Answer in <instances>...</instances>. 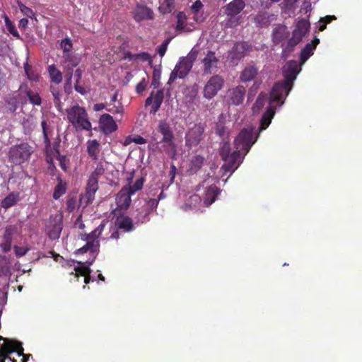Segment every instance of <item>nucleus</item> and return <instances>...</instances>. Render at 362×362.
<instances>
[{
  "instance_id": "f257e3e1",
  "label": "nucleus",
  "mask_w": 362,
  "mask_h": 362,
  "mask_svg": "<svg viewBox=\"0 0 362 362\" xmlns=\"http://www.w3.org/2000/svg\"><path fill=\"white\" fill-rule=\"evenodd\" d=\"M254 141H252V132L247 129H243L240 131L234 141L236 148L233 153H230V144L227 139L222 140L221 146L219 148V155L224 163L221 167L223 174L230 173L232 174L239 166L240 159V151H244L245 156L250 150Z\"/></svg>"
},
{
  "instance_id": "f03ea898",
  "label": "nucleus",
  "mask_w": 362,
  "mask_h": 362,
  "mask_svg": "<svg viewBox=\"0 0 362 362\" xmlns=\"http://www.w3.org/2000/svg\"><path fill=\"white\" fill-rule=\"evenodd\" d=\"M299 65L297 62L291 60L287 62L284 67V81L276 83L271 91L269 103H284V99L289 93L293 86V81L299 72Z\"/></svg>"
},
{
  "instance_id": "7ed1b4c3",
  "label": "nucleus",
  "mask_w": 362,
  "mask_h": 362,
  "mask_svg": "<svg viewBox=\"0 0 362 362\" xmlns=\"http://www.w3.org/2000/svg\"><path fill=\"white\" fill-rule=\"evenodd\" d=\"M198 50L193 48L186 57H181L170 73L168 84L171 85L177 78H185L193 67L198 55Z\"/></svg>"
},
{
  "instance_id": "20e7f679",
  "label": "nucleus",
  "mask_w": 362,
  "mask_h": 362,
  "mask_svg": "<svg viewBox=\"0 0 362 362\" xmlns=\"http://www.w3.org/2000/svg\"><path fill=\"white\" fill-rule=\"evenodd\" d=\"M67 119L76 131H90L92 128L88 113L84 107L74 105L66 110Z\"/></svg>"
},
{
  "instance_id": "39448f33",
  "label": "nucleus",
  "mask_w": 362,
  "mask_h": 362,
  "mask_svg": "<svg viewBox=\"0 0 362 362\" xmlns=\"http://www.w3.org/2000/svg\"><path fill=\"white\" fill-rule=\"evenodd\" d=\"M33 152V148L28 143H21L10 148L8 159L15 165H21L30 159Z\"/></svg>"
},
{
  "instance_id": "423d86ee",
  "label": "nucleus",
  "mask_w": 362,
  "mask_h": 362,
  "mask_svg": "<svg viewBox=\"0 0 362 362\" xmlns=\"http://www.w3.org/2000/svg\"><path fill=\"white\" fill-rule=\"evenodd\" d=\"M0 339L4 341V343L0 346V362H6V360H9L11 362H17L14 358H11L10 355L13 353H17L18 357H21L24 351L22 344L19 341H13L8 339L1 337Z\"/></svg>"
},
{
  "instance_id": "0eeeda50",
  "label": "nucleus",
  "mask_w": 362,
  "mask_h": 362,
  "mask_svg": "<svg viewBox=\"0 0 362 362\" xmlns=\"http://www.w3.org/2000/svg\"><path fill=\"white\" fill-rule=\"evenodd\" d=\"M204 127L202 123L195 124L185 134V145L189 148L198 146L202 140Z\"/></svg>"
},
{
  "instance_id": "6e6552de",
  "label": "nucleus",
  "mask_w": 362,
  "mask_h": 362,
  "mask_svg": "<svg viewBox=\"0 0 362 362\" xmlns=\"http://www.w3.org/2000/svg\"><path fill=\"white\" fill-rule=\"evenodd\" d=\"M158 131L163 135L160 141L167 144V146L170 150V154L173 156L175 155L176 146L173 141L174 135L170 124L165 121L160 120L158 123Z\"/></svg>"
},
{
  "instance_id": "1a4fd4ad",
  "label": "nucleus",
  "mask_w": 362,
  "mask_h": 362,
  "mask_svg": "<svg viewBox=\"0 0 362 362\" xmlns=\"http://www.w3.org/2000/svg\"><path fill=\"white\" fill-rule=\"evenodd\" d=\"M62 220V215H55L50 217L45 228L46 233L49 239L54 240L59 238L63 229Z\"/></svg>"
},
{
  "instance_id": "9d476101",
  "label": "nucleus",
  "mask_w": 362,
  "mask_h": 362,
  "mask_svg": "<svg viewBox=\"0 0 362 362\" xmlns=\"http://www.w3.org/2000/svg\"><path fill=\"white\" fill-rule=\"evenodd\" d=\"M224 81L218 75L213 76L206 82L204 88V97L207 99L213 98L222 88Z\"/></svg>"
},
{
  "instance_id": "9b49d317",
  "label": "nucleus",
  "mask_w": 362,
  "mask_h": 362,
  "mask_svg": "<svg viewBox=\"0 0 362 362\" xmlns=\"http://www.w3.org/2000/svg\"><path fill=\"white\" fill-rule=\"evenodd\" d=\"M98 189V182L88 179L85 194H81L79 199V206L86 207L95 199V192Z\"/></svg>"
},
{
  "instance_id": "f8f14e48",
  "label": "nucleus",
  "mask_w": 362,
  "mask_h": 362,
  "mask_svg": "<svg viewBox=\"0 0 362 362\" xmlns=\"http://www.w3.org/2000/svg\"><path fill=\"white\" fill-rule=\"evenodd\" d=\"M17 232L16 225H8L5 228L3 235L0 237V248L3 252L6 253L11 250L13 238Z\"/></svg>"
},
{
  "instance_id": "ddd939ff",
  "label": "nucleus",
  "mask_w": 362,
  "mask_h": 362,
  "mask_svg": "<svg viewBox=\"0 0 362 362\" xmlns=\"http://www.w3.org/2000/svg\"><path fill=\"white\" fill-rule=\"evenodd\" d=\"M164 98L163 89H160L154 94L152 91L145 100V106L151 105L150 114L155 115L160 109Z\"/></svg>"
},
{
  "instance_id": "4468645a",
  "label": "nucleus",
  "mask_w": 362,
  "mask_h": 362,
  "mask_svg": "<svg viewBox=\"0 0 362 362\" xmlns=\"http://www.w3.org/2000/svg\"><path fill=\"white\" fill-rule=\"evenodd\" d=\"M251 49V46L246 42H236L234 43L228 56L232 61H240Z\"/></svg>"
},
{
  "instance_id": "2eb2a0df",
  "label": "nucleus",
  "mask_w": 362,
  "mask_h": 362,
  "mask_svg": "<svg viewBox=\"0 0 362 362\" xmlns=\"http://www.w3.org/2000/svg\"><path fill=\"white\" fill-rule=\"evenodd\" d=\"M245 93V88L241 85L228 89L227 91L228 103L233 105H240L243 102Z\"/></svg>"
},
{
  "instance_id": "dca6fc26",
  "label": "nucleus",
  "mask_w": 362,
  "mask_h": 362,
  "mask_svg": "<svg viewBox=\"0 0 362 362\" xmlns=\"http://www.w3.org/2000/svg\"><path fill=\"white\" fill-rule=\"evenodd\" d=\"M100 130L105 135H108L117 129V124L113 117L105 113L102 115L98 121Z\"/></svg>"
},
{
  "instance_id": "f3484780",
  "label": "nucleus",
  "mask_w": 362,
  "mask_h": 362,
  "mask_svg": "<svg viewBox=\"0 0 362 362\" xmlns=\"http://www.w3.org/2000/svg\"><path fill=\"white\" fill-rule=\"evenodd\" d=\"M258 74L259 67L253 62L249 63L240 73V81L242 83L250 82L255 79Z\"/></svg>"
},
{
  "instance_id": "a211bd4d",
  "label": "nucleus",
  "mask_w": 362,
  "mask_h": 362,
  "mask_svg": "<svg viewBox=\"0 0 362 362\" xmlns=\"http://www.w3.org/2000/svg\"><path fill=\"white\" fill-rule=\"evenodd\" d=\"M289 37L290 32L284 25L279 24L272 31V42L274 45H281Z\"/></svg>"
},
{
  "instance_id": "6ab92c4d",
  "label": "nucleus",
  "mask_w": 362,
  "mask_h": 362,
  "mask_svg": "<svg viewBox=\"0 0 362 362\" xmlns=\"http://www.w3.org/2000/svg\"><path fill=\"white\" fill-rule=\"evenodd\" d=\"M218 59L216 57L215 52L209 50L205 57L202 60L203 64L204 74H210L212 73L213 69L217 68Z\"/></svg>"
},
{
  "instance_id": "aec40b11",
  "label": "nucleus",
  "mask_w": 362,
  "mask_h": 362,
  "mask_svg": "<svg viewBox=\"0 0 362 362\" xmlns=\"http://www.w3.org/2000/svg\"><path fill=\"white\" fill-rule=\"evenodd\" d=\"M310 27L309 21L302 18L298 21L295 29L292 32V35L294 36V38L302 41L303 38L308 33Z\"/></svg>"
},
{
  "instance_id": "412c9836",
  "label": "nucleus",
  "mask_w": 362,
  "mask_h": 362,
  "mask_svg": "<svg viewBox=\"0 0 362 362\" xmlns=\"http://www.w3.org/2000/svg\"><path fill=\"white\" fill-rule=\"evenodd\" d=\"M132 195V194H130V192L124 187H123L116 197L117 206L121 209H127L131 204V197Z\"/></svg>"
},
{
  "instance_id": "4be33fe9",
  "label": "nucleus",
  "mask_w": 362,
  "mask_h": 362,
  "mask_svg": "<svg viewBox=\"0 0 362 362\" xmlns=\"http://www.w3.org/2000/svg\"><path fill=\"white\" fill-rule=\"evenodd\" d=\"M115 228L123 230L124 233H129L135 229L132 219L127 216H119L115 220Z\"/></svg>"
},
{
  "instance_id": "5701e85b",
  "label": "nucleus",
  "mask_w": 362,
  "mask_h": 362,
  "mask_svg": "<svg viewBox=\"0 0 362 362\" xmlns=\"http://www.w3.org/2000/svg\"><path fill=\"white\" fill-rule=\"evenodd\" d=\"M158 205V199H149L146 202V205L144 206L143 211L139 213V216L137 217L138 220L144 223L148 220V215L156 210Z\"/></svg>"
},
{
  "instance_id": "b1692460",
  "label": "nucleus",
  "mask_w": 362,
  "mask_h": 362,
  "mask_svg": "<svg viewBox=\"0 0 362 362\" xmlns=\"http://www.w3.org/2000/svg\"><path fill=\"white\" fill-rule=\"evenodd\" d=\"M245 7L243 0H233L226 6L225 13L228 16H234L240 13Z\"/></svg>"
},
{
  "instance_id": "393cba45",
  "label": "nucleus",
  "mask_w": 362,
  "mask_h": 362,
  "mask_svg": "<svg viewBox=\"0 0 362 362\" xmlns=\"http://www.w3.org/2000/svg\"><path fill=\"white\" fill-rule=\"evenodd\" d=\"M220 193L219 188L216 185H210L205 191L204 196V204L208 207L216 199Z\"/></svg>"
},
{
  "instance_id": "a878e982",
  "label": "nucleus",
  "mask_w": 362,
  "mask_h": 362,
  "mask_svg": "<svg viewBox=\"0 0 362 362\" xmlns=\"http://www.w3.org/2000/svg\"><path fill=\"white\" fill-rule=\"evenodd\" d=\"M226 117L221 114L218 118V121L216 123L215 132L216 134L220 136L222 140L228 139L229 136V130L226 124Z\"/></svg>"
},
{
  "instance_id": "bb28decb",
  "label": "nucleus",
  "mask_w": 362,
  "mask_h": 362,
  "mask_svg": "<svg viewBox=\"0 0 362 362\" xmlns=\"http://www.w3.org/2000/svg\"><path fill=\"white\" fill-rule=\"evenodd\" d=\"M319 42L320 40L315 37L310 43L305 45L300 54V60L302 64L305 63L309 57L313 54V51L315 49Z\"/></svg>"
},
{
  "instance_id": "cd10ccee",
  "label": "nucleus",
  "mask_w": 362,
  "mask_h": 362,
  "mask_svg": "<svg viewBox=\"0 0 362 362\" xmlns=\"http://www.w3.org/2000/svg\"><path fill=\"white\" fill-rule=\"evenodd\" d=\"M100 153V144L96 139L87 141V153L94 161L98 160Z\"/></svg>"
},
{
  "instance_id": "c85d7f7f",
  "label": "nucleus",
  "mask_w": 362,
  "mask_h": 362,
  "mask_svg": "<svg viewBox=\"0 0 362 362\" xmlns=\"http://www.w3.org/2000/svg\"><path fill=\"white\" fill-rule=\"evenodd\" d=\"M153 16V11L146 6H137L135 8L134 19L138 22L152 19Z\"/></svg>"
},
{
  "instance_id": "c756f323",
  "label": "nucleus",
  "mask_w": 362,
  "mask_h": 362,
  "mask_svg": "<svg viewBox=\"0 0 362 362\" xmlns=\"http://www.w3.org/2000/svg\"><path fill=\"white\" fill-rule=\"evenodd\" d=\"M287 42H284L281 47H282L281 57L283 58H287L294 51L296 46L299 44L301 41L294 38V36L289 37L286 40Z\"/></svg>"
},
{
  "instance_id": "7c9ffc66",
  "label": "nucleus",
  "mask_w": 362,
  "mask_h": 362,
  "mask_svg": "<svg viewBox=\"0 0 362 362\" xmlns=\"http://www.w3.org/2000/svg\"><path fill=\"white\" fill-rule=\"evenodd\" d=\"M272 16L267 12L259 11L253 17V22L258 28H266L270 25Z\"/></svg>"
},
{
  "instance_id": "2f4dec72",
  "label": "nucleus",
  "mask_w": 362,
  "mask_h": 362,
  "mask_svg": "<svg viewBox=\"0 0 362 362\" xmlns=\"http://www.w3.org/2000/svg\"><path fill=\"white\" fill-rule=\"evenodd\" d=\"M274 115V108L272 107H268L267 111L263 114L260 122V130L266 129L271 123L272 119Z\"/></svg>"
},
{
  "instance_id": "473e14b6",
  "label": "nucleus",
  "mask_w": 362,
  "mask_h": 362,
  "mask_svg": "<svg viewBox=\"0 0 362 362\" xmlns=\"http://www.w3.org/2000/svg\"><path fill=\"white\" fill-rule=\"evenodd\" d=\"M204 162V158L200 155L193 156L189 163V171L191 173H196L202 167Z\"/></svg>"
},
{
  "instance_id": "72a5a7b5",
  "label": "nucleus",
  "mask_w": 362,
  "mask_h": 362,
  "mask_svg": "<svg viewBox=\"0 0 362 362\" xmlns=\"http://www.w3.org/2000/svg\"><path fill=\"white\" fill-rule=\"evenodd\" d=\"M107 221L103 220L100 225L93 230L91 233L85 235L83 240H90L91 241H98L97 239L100 237L102 232L104 230Z\"/></svg>"
},
{
  "instance_id": "f704fd0d",
  "label": "nucleus",
  "mask_w": 362,
  "mask_h": 362,
  "mask_svg": "<svg viewBox=\"0 0 362 362\" xmlns=\"http://www.w3.org/2000/svg\"><path fill=\"white\" fill-rule=\"evenodd\" d=\"M88 265H90L92 264V262H86ZM80 264L79 267H75L74 271L75 272H71L70 274L74 275L75 278L78 279L79 276H83L85 275H87L88 273H91V269H90L89 266H86L84 263L78 262ZM78 281V279H77Z\"/></svg>"
},
{
  "instance_id": "c9c22d12",
  "label": "nucleus",
  "mask_w": 362,
  "mask_h": 362,
  "mask_svg": "<svg viewBox=\"0 0 362 362\" xmlns=\"http://www.w3.org/2000/svg\"><path fill=\"white\" fill-rule=\"evenodd\" d=\"M86 241V244L79 248L77 250V253L84 254L87 252H90L91 253L95 252L99 247L98 241H91L90 240H85Z\"/></svg>"
},
{
  "instance_id": "e433bc0d",
  "label": "nucleus",
  "mask_w": 362,
  "mask_h": 362,
  "mask_svg": "<svg viewBox=\"0 0 362 362\" xmlns=\"http://www.w3.org/2000/svg\"><path fill=\"white\" fill-rule=\"evenodd\" d=\"M48 72L52 82L59 84L62 81V74L54 64L49 66Z\"/></svg>"
},
{
  "instance_id": "4c0bfd02",
  "label": "nucleus",
  "mask_w": 362,
  "mask_h": 362,
  "mask_svg": "<svg viewBox=\"0 0 362 362\" xmlns=\"http://www.w3.org/2000/svg\"><path fill=\"white\" fill-rule=\"evenodd\" d=\"M58 183L54 187L53 192V198L54 199H59L63 194L66 192V183L64 182L61 177H58Z\"/></svg>"
},
{
  "instance_id": "58836bf2",
  "label": "nucleus",
  "mask_w": 362,
  "mask_h": 362,
  "mask_svg": "<svg viewBox=\"0 0 362 362\" xmlns=\"http://www.w3.org/2000/svg\"><path fill=\"white\" fill-rule=\"evenodd\" d=\"M18 200V194L11 192L1 201V206L4 209H8L14 206Z\"/></svg>"
},
{
  "instance_id": "ea45409f",
  "label": "nucleus",
  "mask_w": 362,
  "mask_h": 362,
  "mask_svg": "<svg viewBox=\"0 0 362 362\" xmlns=\"http://www.w3.org/2000/svg\"><path fill=\"white\" fill-rule=\"evenodd\" d=\"M105 168L102 161H99L96 164L95 170L92 172L88 179L98 181L99 178L105 173Z\"/></svg>"
},
{
  "instance_id": "a19ab883",
  "label": "nucleus",
  "mask_w": 362,
  "mask_h": 362,
  "mask_svg": "<svg viewBox=\"0 0 362 362\" xmlns=\"http://www.w3.org/2000/svg\"><path fill=\"white\" fill-rule=\"evenodd\" d=\"M267 100V94L264 93V92H261L255 103H254L253 106H252V110L254 112H259L262 108L264 107V105H265V103Z\"/></svg>"
},
{
  "instance_id": "79ce46f5",
  "label": "nucleus",
  "mask_w": 362,
  "mask_h": 362,
  "mask_svg": "<svg viewBox=\"0 0 362 362\" xmlns=\"http://www.w3.org/2000/svg\"><path fill=\"white\" fill-rule=\"evenodd\" d=\"M144 183V178L141 177L137 179L133 185H128L124 187L130 192V194L134 195L136 192L143 188Z\"/></svg>"
},
{
  "instance_id": "37998d69",
  "label": "nucleus",
  "mask_w": 362,
  "mask_h": 362,
  "mask_svg": "<svg viewBox=\"0 0 362 362\" xmlns=\"http://www.w3.org/2000/svg\"><path fill=\"white\" fill-rule=\"evenodd\" d=\"M9 260L5 256L0 255V276L10 274Z\"/></svg>"
},
{
  "instance_id": "c03bdc74",
  "label": "nucleus",
  "mask_w": 362,
  "mask_h": 362,
  "mask_svg": "<svg viewBox=\"0 0 362 362\" xmlns=\"http://www.w3.org/2000/svg\"><path fill=\"white\" fill-rule=\"evenodd\" d=\"M25 94L31 104H33V105H41L42 99L37 93L33 91L30 89H26Z\"/></svg>"
},
{
  "instance_id": "a18cd8bd",
  "label": "nucleus",
  "mask_w": 362,
  "mask_h": 362,
  "mask_svg": "<svg viewBox=\"0 0 362 362\" xmlns=\"http://www.w3.org/2000/svg\"><path fill=\"white\" fill-rule=\"evenodd\" d=\"M175 0H164L159 6L162 13H169L174 8Z\"/></svg>"
},
{
  "instance_id": "49530a36",
  "label": "nucleus",
  "mask_w": 362,
  "mask_h": 362,
  "mask_svg": "<svg viewBox=\"0 0 362 362\" xmlns=\"http://www.w3.org/2000/svg\"><path fill=\"white\" fill-rule=\"evenodd\" d=\"M106 110L114 115L122 114L124 111V108L121 103H118L117 105L115 103H107Z\"/></svg>"
},
{
  "instance_id": "de8ad7c7",
  "label": "nucleus",
  "mask_w": 362,
  "mask_h": 362,
  "mask_svg": "<svg viewBox=\"0 0 362 362\" xmlns=\"http://www.w3.org/2000/svg\"><path fill=\"white\" fill-rule=\"evenodd\" d=\"M337 18L335 16H326L325 17L320 18L319 21L318 30L320 31H323L328 23H330L332 21L336 20Z\"/></svg>"
},
{
  "instance_id": "09e8293b",
  "label": "nucleus",
  "mask_w": 362,
  "mask_h": 362,
  "mask_svg": "<svg viewBox=\"0 0 362 362\" xmlns=\"http://www.w3.org/2000/svg\"><path fill=\"white\" fill-rule=\"evenodd\" d=\"M54 151L57 153V160L59 161V165L61 167V168L64 171L67 170V165H66V159L64 156H61L59 153V150L58 148V145L54 146Z\"/></svg>"
},
{
  "instance_id": "8fccbe9b",
  "label": "nucleus",
  "mask_w": 362,
  "mask_h": 362,
  "mask_svg": "<svg viewBox=\"0 0 362 362\" xmlns=\"http://www.w3.org/2000/svg\"><path fill=\"white\" fill-rule=\"evenodd\" d=\"M63 53L69 52L73 48V44L70 38L66 37L62 40L60 44Z\"/></svg>"
},
{
  "instance_id": "3c124183",
  "label": "nucleus",
  "mask_w": 362,
  "mask_h": 362,
  "mask_svg": "<svg viewBox=\"0 0 362 362\" xmlns=\"http://www.w3.org/2000/svg\"><path fill=\"white\" fill-rule=\"evenodd\" d=\"M185 15L183 12H179L177 14L176 30H181L185 27Z\"/></svg>"
},
{
  "instance_id": "603ef678",
  "label": "nucleus",
  "mask_w": 362,
  "mask_h": 362,
  "mask_svg": "<svg viewBox=\"0 0 362 362\" xmlns=\"http://www.w3.org/2000/svg\"><path fill=\"white\" fill-rule=\"evenodd\" d=\"M18 6L21 11L23 13V15H25L27 17L30 18H32L33 16H34L35 13L33 11V10L30 8L24 5L22 2L18 1Z\"/></svg>"
},
{
  "instance_id": "864d4df0",
  "label": "nucleus",
  "mask_w": 362,
  "mask_h": 362,
  "mask_svg": "<svg viewBox=\"0 0 362 362\" xmlns=\"http://www.w3.org/2000/svg\"><path fill=\"white\" fill-rule=\"evenodd\" d=\"M41 127H42V133H43L44 141H45V147L48 148V147L50 146L51 142H50V140H49V139L48 137V134H47V122L45 119H43L41 122Z\"/></svg>"
},
{
  "instance_id": "5fc2aeb1",
  "label": "nucleus",
  "mask_w": 362,
  "mask_h": 362,
  "mask_svg": "<svg viewBox=\"0 0 362 362\" xmlns=\"http://www.w3.org/2000/svg\"><path fill=\"white\" fill-rule=\"evenodd\" d=\"M6 28L8 32L14 37L20 38V35L16 28V26L9 21L8 18H6Z\"/></svg>"
},
{
  "instance_id": "6e6d98bb",
  "label": "nucleus",
  "mask_w": 362,
  "mask_h": 362,
  "mask_svg": "<svg viewBox=\"0 0 362 362\" xmlns=\"http://www.w3.org/2000/svg\"><path fill=\"white\" fill-rule=\"evenodd\" d=\"M51 91L54 98V103L55 106L59 109L61 107V100H60V95L61 93L59 90L51 87Z\"/></svg>"
},
{
  "instance_id": "4d7b16f0",
  "label": "nucleus",
  "mask_w": 362,
  "mask_h": 362,
  "mask_svg": "<svg viewBox=\"0 0 362 362\" xmlns=\"http://www.w3.org/2000/svg\"><path fill=\"white\" fill-rule=\"evenodd\" d=\"M13 250L15 255L17 257H21L24 256L29 250L30 248L28 247H19L18 245L13 246Z\"/></svg>"
},
{
  "instance_id": "13d9d810",
  "label": "nucleus",
  "mask_w": 362,
  "mask_h": 362,
  "mask_svg": "<svg viewBox=\"0 0 362 362\" xmlns=\"http://www.w3.org/2000/svg\"><path fill=\"white\" fill-rule=\"evenodd\" d=\"M6 103L8 110L12 112L16 110L18 107V102L16 98H10L8 100H7Z\"/></svg>"
},
{
  "instance_id": "bf43d9fd",
  "label": "nucleus",
  "mask_w": 362,
  "mask_h": 362,
  "mask_svg": "<svg viewBox=\"0 0 362 362\" xmlns=\"http://www.w3.org/2000/svg\"><path fill=\"white\" fill-rule=\"evenodd\" d=\"M170 41V38L165 40L158 48V53L162 57L165 55L168 45Z\"/></svg>"
},
{
  "instance_id": "052dcab7",
  "label": "nucleus",
  "mask_w": 362,
  "mask_h": 362,
  "mask_svg": "<svg viewBox=\"0 0 362 362\" xmlns=\"http://www.w3.org/2000/svg\"><path fill=\"white\" fill-rule=\"evenodd\" d=\"M298 0H283V5L286 10H294L296 9V4Z\"/></svg>"
},
{
  "instance_id": "680f3d73",
  "label": "nucleus",
  "mask_w": 362,
  "mask_h": 362,
  "mask_svg": "<svg viewBox=\"0 0 362 362\" xmlns=\"http://www.w3.org/2000/svg\"><path fill=\"white\" fill-rule=\"evenodd\" d=\"M76 199L75 197L69 198L66 201V210L72 212L76 208Z\"/></svg>"
},
{
  "instance_id": "e2e57ef3",
  "label": "nucleus",
  "mask_w": 362,
  "mask_h": 362,
  "mask_svg": "<svg viewBox=\"0 0 362 362\" xmlns=\"http://www.w3.org/2000/svg\"><path fill=\"white\" fill-rule=\"evenodd\" d=\"M259 88V84L257 82H254L252 86L250 88L247 95V100H252V98L255 96L257 89Z\"/></svg>"
},
{
  "instance_id": "0e129e2a",
  "label": "nucleus",
  "mask_w": 362,
  "mask_h": 362,
  "mask_svg": "<svg viewBox=\"0 0 362 362\" xmlns=\"http://www.w3.org/2000/svg\"><path fill=\"white\" fill-rule=\"evenodd\" d=\"M135 57H136V60H141L143 62H151V55L146 52H142L139 54H136Z\"/></svg>"
},
{
  "instance_id": "69168bd1",
  "label": "nucleus",
  "mask_w": 362,
  "mask_h": 362,
  "mask_svg": "<svg viewBox=\"0 0 362 362\" xmlns=\"http://www.w3.org/2000/svg\"><path fill=\"white\" fill-rule=\"evenodd\" d=\"M63 58L66 62H70V64L74 66H76L78 64V62L74 60V57L71 52L63 53Z\"/></svg>"
},
{
  "instance_id": "338daca9",
  "label": "nucleus",
  "mask_w": 362,
  "mask_h": 362,
  "mask_svg": "<svg viewBox=\"0 0 362 362\" xmlns=\"http://www.w3.org/2000/svg\"><path fill=\"white\" fill-rule=\"evenodd\" d=\"M147 86L145 78H143L136 86V92L138 94H141L146 89Z\"/></svg>"
},
{
  "instance_id": "774afa93",
  "label": "nucleus",
  "mask_w": 362,
  "mask_h": 362,
  "mask_svg": "<svg viewBox=\"0 0 362 362\" xmlns=\"http://www.w3.org/2000/svg\"><path fill=\"white\" fill-rule=\"evenodd\" d=\"M132 141L136 144H144L146 143V140L139 135L134 136Z\"/></svg>"
}]
</instances>
